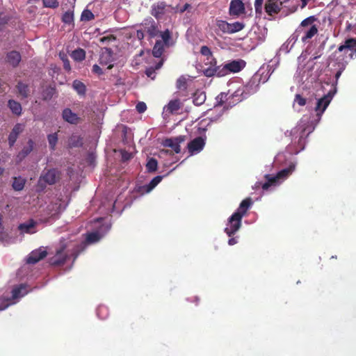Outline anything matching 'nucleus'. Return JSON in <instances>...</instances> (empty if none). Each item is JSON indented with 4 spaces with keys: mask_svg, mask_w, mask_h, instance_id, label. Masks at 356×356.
I'll return each mask as SVG.
<instances>
[{
    "mask_svg": "<svg viewBox=\"0 0 356 356\" xmlns=\"http://www.w3.org/2000/svg\"><path fill=\"white\" fill-rule=\"evenodd\" d=\"M54 88H49L47 90V92H45L46 95H44V99L47 100L50 99L53 95H54Z\"/></svg>",
    "mask_w": 356,
    "mask_h": 356,
    "instance_id": "nucleus-59",
    "label": "nucleus"
},
{
    "mask_svg": "<svg viewBox=\"0 0 356 356\" xmlns=\"http://www.w3.org/2000/svg\"><path fill=\"white\" fill-rule=\"evenodd\" d=\"M216 76L218 77H222L229 74L228 70L225 67V65H216Z\"/></svg>",
    "mask_w": 356,
    "mask_h": 356,
    "instance_id": "nucleus-43",
    "label": "nucleus"
},
{
    "mask_svg": "<svg viewBox=\"0 0 356 356\" xmlns=\"http://www.w3.org/2000/svg\"><path fill=\"white\" fill-rule=\"evenodd\" d=\"M163 177L158 175L154 177L151 181L147 184L148 189L147 191H152L162 180Z\"/></svg>",
    "mask_w": 356,
    "mask_h": 356,
    "instance_id": "nucleus-44",
    "label": "nucleus"
},
{
    "mask_svg": "<svg viewBox=\"0 0 356 356\" xmlns=\"http://www.w3.org/2000/svg\"><path fill=\"white\" fill-rule=\"evenodd\" d=\"M303 31L304 35L302 37V41L305 42L312 38L318 33V28L316 25H312L308 29H304Z\"/></svg>",
    "mask_w": 356,
    "mask_h": 356,
    "instance_id": "nucleus-27",
    "label": "nucleus"
},
{
    "mask_svg": "<svg viewBox=\"0 0 356 356\" xmlns=\"http://www.w3.org/2000/svg\"><path fill=\"white\" fill-rule=\"evenodd\" d=\"M205 139L201 136L191 140L187 145L188 152L190 156L200 153L204 147Z\"/></svg>",
    "mask_w": 356,
    "mask_h": 356,
    "instance_id": "nucleus-10",
    "label": "nucleus"
},
{
    "mask_svg": "<svg viewBox=\"0 0 356 356\" xmlns=\"http://www.w3.org/2000/svg\"><path fill=\"white\" fill-rule=\"evenodd\" d=\"M47 139H48V142H49V145L50 149L51 150H54L55 147H56V145L57 144V142H58V135H57V134L54 133V134H51L48 135Z\"/></svg>",
    "mask_w": 356,
    "mask_h": 356,
    "instance_id": "nucleus-40",
    "label": "nucleus"
},
{
    "mask_svg": "<svg viewBox=\"0 0 356 356\" xmlns=\"http://www.w3.org/2000/svg\"><path fill=\"white\" fill-rule=\"evenodd\" d=\"M338 64H339V70L337 71V72L335 74V79H336L337 81L339 79V78L341 75V73L345 70V67H346V65L343 63H338Z\"/></svg>",
    "mask_w": 356,
    "mask_h": 356,
    "instance_id": "nucleus-58",
    "label": "nucleus"
},
{
    "mask_svg": "<svg viewBox=\"0 0 356 356\" xmlns=\"http://www.w3.org/2000/svg\"><path fill=\"white\" fill-rule=\"evenodd\" d=\"M164 44L161 40H157L153 47L152 54L156 58H160L163 52Z\"/></svg>",
    "mask_w": 356,
    "mask_h": 356,
    "instance_id": "nucleus-30",
    "label": "nucleus"
},
{
    "mask_svg": "<svg viewBox=\"0 0 356 356\" xmlns=\"http://www.w3.org/2000/svg\"><path fill=\"white\" fill-rule=\"evenodd\" d=\"M200 54L203 56H211L212 51H211L210 48L207 46H202L200 51Z\"/></svg>",
    "mask_w": 356,
    "mask_h": 356,
    "instance_id": "nucleus-55",
    "label": "nucleus"
},
{
    "mask_svg": "<svg viewBox=\"0 0 356 356\" xmlns=\"http://www.w3.org/2000/svg\"><path fill=\"white\" fill-rule=\"evenodd\" d=\"M27 293L26 286L20 284L15 286L12 290V297L6 300V303H2L0 305V311L6 309L10 305L13 304V300L22 298Z\"/></svg>",
    "mask_w": 356,
    "mask_h": 356,
    "instance_id": "nucleus-9",
    "label": "nucleus"
},
{
    "mask_svg": "<svg viewBox=\"0 0 356 356\" xmlns=\"http://www.w3.org/2000/svg\"><path fill=\"white\" fill-rule=\"evenodd\" d=\"M314 127L309 122H301L291 130V134L293 136H296V138L298 137L297 142L298 147L295 151L296 154H298L305 149L306 138L314 131Z\"/></svg>",
    "mask_w": 356,
    "mask_h": 356,
    "instance_id": "nucleus-5",
    "label": "nucleus"
},
{
    "mask_svg": "<svg viewBox=\"0 0 356 356\" xmlns=\"http://www.w3.org/2000/svg\"><path fill=\"white\" fill-rule=\"evenodd\" d=\"M245 13V5L241 0H232L229 3V14L232 17H238Z\"/></svg>",
    "mask_w": 356,
    "mask_h": 356,
    "instance_id": "nucleus-12",
    "label": "nucleus"
},
{
    "mask_svg": "<svg viewBox=\"0 0 356 356\" xmlns=\"http://www.w3.org/2000/svg\"><path fill=\"white\" fill-rule=\"evenodd\" d=\"M62 118L65 122L71 124H77L81 122V118L77 114L73 113L69 108H66L63 111Z\"/></svg>",
    "mask_w": 356,
    "mask_h": 356,
    "instance_id": "nucleus-17",
    "label": "nucleus"
},
{
    "mask_svg": "<svg viewBox=\"0 0 356 356\" xmlns=\"http://www.w3.org/2000/svg\"><path fill=\"white\" fill-rule=\"evenodd\" d=\"M316 20V18L314 16H310L302 21V22L300 24V26L304 29L309 25H313L312 24Z\"/></svg>",
    "mask_w": 356,
    "mask_h": 356,
    "instance_id": "nucleus-48",
    "label": "nucleus"
},
{
    "mask_svg": "<svg viewBox=\"0 0 356 356\" xmlns=\"http://www.w3.org/2000/svg\"><path fill=\"white\" fill-rule=\"evenodd\" d=\"M203 74L207 77H211L213 76H216V65L209 67L203 70Z\"/></svg>",
    "mask_w": 356,
    "mask_h": 356,
    "instance_id": "nucleus-46",
    "label": "nucleus"
},
{
    "mask_svg": "<svg viewBox=\"0 0 356 356\" xmlns=\"http://www.w3.org/2000/svg\"><path fill=\"white\" fill-rule=\"evenodd\" d=\"M168 7L164 2H160L152 6L151 14L157 19H161L166 13Z\"/></svg>",
    "mask_w": 356,
    "mask_h": 356,
    "instance_id": "nucleus-19",
    "label": "nucleus"
},
{
    "mask_svg": "<svg viewBox=\"0 0 356 356\" xmlns=\"http://www.w3.org/2000/svg\"><path fill=\"white\" fill-rule=\"evenodd\" d=\"M204 64L206 65H209V66L210 65L214 66V65H217V60L213 56V53L211 54V56H206V58L204 60Z\"/></svg>",
    "mask_w": 356,
    "mask_h": 356,
    "instance_id": "nucleus-50",
    "label": "nucleus"
},
{
    "mask_svg": "<svg viewBox=\"0 0 356 356\" xmlns=\"http://www.w3.org/2000/svg\"><path fill=\"white\" fill-rule=\"evenodd\" d=\"M264 0H255L254 9L256 13L261 14L262 12V4Z\"/></svg>",
    "mask_w": 356,
    "mask_h": 356,
    "instance_id": "nucleus-57",
    "label": "nucleus"
},
{
    "mask_svg": "<svg viewBox=\"0 0 356 356\" xmlns=\"http://www.w3.org/2000/svg\"><path fill=\"white\" fill-rule=\"evenodd\" d=\"M140 26L147 32L150 38L156 37L159 33L157 24L151 17L145 19L141 23Z\"/></svg>",
    "mask_w": 356,
    "mask_h": 356,
    "instance_id": "nucleus-11",
    "label": "nucleus"
},
{
    "mask_svg": "<svg viewBox=\"0 0 356 356\" xmlns=\"http://www.w3.org/2000/svg\"><path fill=\"white\" fill-rule=\"evenodd\" d=\"M229 34H232L238 32L244 29L245 24L242 22H236L234 23H229Z\"/></svg>",
    "mask_w": 356,
    "mask_h": 356,
    "instance_id": "nucleus-37",
    "label": "nucleus"
},
{
    "mask_svg": "<svg viewBox=\"0 0 356 356\" xmlns=\"http://www.w3.org/2000/svg\"><path fill=\"white\" fill-rule=\"evenodd\" d=\"M9 20L10 18L8 16H1V15H0V31L3 29L4 26L8 24Z\"/></svg>",
    "mask_w": 356,
    "mask_h": 356,
    "instance_id": "nucleus-54",
    "label": "nucleus"
},
{
    "mask_svg": "<svg viewBox=\"0 0 356 356\" xmlns=\"http://www.w3.org/2000/svg\"><path fill=\"white\" fill-rule=\"evenodd\" d=\"M335 91H329L327 94L323 95V97L319 98L317 102L316 106L314 108L315 111L316 112V115L318 118H321L322 114L324 113L330 102L332 101Z\"/></svg>",
    "mask_w": 356,
    "mask_h": 356,
    "instance_id": "nucleus-8",
    "label": "nucleus"
},
{
    "mask_svg": "<svg viewBox=\"0 0 356 356\" xmlns=\"http://www.w3.org/2000/svg\"><path fill=\"white\" fill-rule=\"evenodd\" d=\"M47 255V252L43 248L33 250L26 259V263L29 264H35L39 261L43 259Z\"/></svg>",
    "mask_w": 356,
    "mask_h": 356,
    "instance_id": "nucleus-14",
    "label": "nucleus"
},
{
    "mask_svg": "<svg viewBox=\"0 0 356 356\" xmlns=\"http://www.w3.org/2000/svg\"><path fill=\"white\" fill-rule=\"evenodd\" d=\"M24 131V125L17 123L16 124L14 127L13 128L12 131H10L9 136H8V143L10 147H13L14 144L15 143L18 136Z\"/></svg>",
    "mask_w": 356,
    "mask_h": 356,
    "instance_id": "nucleus-21",
    "label": "nucleus"
},
{
    "mask_svg": "<svg viewBox=\"0 0 356 356\" xmlns=\"http://www.w3.org/2000/svg\"><path fill=\"white\" fill-rule=\"evenodd\" d=\"M245 90L243 88H238L234 93L229 94V92H221L216 98L217 106H222L225 103L227 102L228 106L231 104H236L243 99L247 97V93L244 95Z\"/></svg>",
    "mask_w": 356,
    "mask_h": 356,
    "instance_id": "nucleus-7",
    "label": "nucleus"
},
{
    "mask_svg": "<svg viewBox=\"0 0 356 356\" xmlns=\"http://www.w3.org/2000/svg\"><path fill=\"white\" fill-rule=\"evenodd\" d=\"M63 68L66 71H68V72L71 70V66H70V60H68L67 58H65V60H64Z\"/></svg>",
    "mask_w": 356,
    "mask_h": 356,
    "instance_id": "nucleus-63",
    "label": "nucleus"
},
{
    "mask_svg": "<svg viewBox=\"0 0 356 356\" xmlns=\"http://www.w3.org/2000/svg\"><path fill=\"white\" fill-rule=\"evenodd\" d=\"M8 107L10 108V109L12 111V112L14 114H15L17 115H21L22 106L19 102L11 99V100L8 101Z\"/></svg>",
    "mask_w": 356,
    "mask_h": 356,
    "instance_id": "nucleus-32",
    "label": "nucleus"
},
{
    "mask_svg": "<svg viewBox=\"0 0 356 356\" xmlns=\"http://www.w3.org/2000/svg\"><path fill=\"white\" fill-rule=\"evenodd\" d=\"M71 56L76 61H82L86 58V51L79 48L72 51Z\"/></svg>",
    "mask_w": 356,
    "mask_h": 356,
    "instance_id": "nucleus-35",
    "label": "nucleus"
},
{
    "mask_svg": "<svg viewBox=\"0 0 356 356\" xmlns=\"http://www.w3.org/2000/svg\"><path fill=\"white\" fill-rule=\"evenodd\" d=\"M246 63L242 59L234 60L225 64L229 73H237L245 67Z\"/></svg>",
    "mask_w": 356,
    "mask_h": 356,
    "instance_id": "nucleus-18",
    "label": "nucleus"
},
{
    "mask_svg": "<svg viewBox=\"0 0 356 356\" xmlns=\"http://www.w3.org/2000/svg\"><path fill=\"white\" fill-rule=\"evenodd\" d=\"M163 65V60H161L158 63L156 64L154 67H149L146 69L145 74L147 77L150 78L152 80H154L156 77V70H159Z\"/></svg>",
    "mask_w": 356,
    "mask_h": 356,
    "instance_id": "nucleus-28",
    "label": "nucleus"
},
{
    "mask_svg": "<svg viewBox=\"0 0 356 356\" xmlns=\"http://www.w3.org/2000/svg\"><path fill=\"white\" fill-rule=\"evenodd\" d=\"M282 2L280 0H266L265 11L270 16H273L280 13L282 9Z\"/></svg>",
    "mask_w": 356,
    "mask_h": 356,
    "instance_id": "nucleus-13",
    "label": "nucleus"
},
{
    "mask_svg": "<svg viewBox=\"0 0 356 356\" xmlns=\"http://www.w3.org/2000/svg\"><path fill=\"white\" fill-rule=\"evenodd\" d=\"M161 145L167 148L166 152L170 154L178 153V138H165L163 140Z\"/></svg>",
    "mask_w": 356,
    "mask_h": 356,
    "instance_id": "nucleus-20",
    "label": "nucleus"
},
{
    "mask_svg": "<svg viewBox=\"0 0 356 356\" xmlns=\"http://www.w3.org/2000/svg\"><path fill=\"white\" fill-rule=\"evenodd\" d=\"M295 168L296 165L294 163H291L287 168L280 170L275 176L266 175L264 177L266 181L264 184L257 182L256 186L259 187L261 186L263 190L266 191L271 186H276L286 179L293 173Z\"/></svg>",
    "mask_w": 356,
    "mask_h": 356,
    "instance_id": "nucleus-3",
    "label": "nucleus"
},
{
    "mask_svg": "<svg viewBox=\"0 0 356 356\" xmlns=\"http://www.w3.org/2000/svg\"><path fill=\"white\" fill-rule=\"evenodd\" d=\"M44 7L55 8L58 6V2L57 0H42Z\"/></svg>",
    "mask_w": 356,
    "mask_h": 356,
    "instance_id": "nucleus-49",
    "label": "nucleus"
},
{
    "mask_svg": "<svg viewBox=\"0 0 356 356\" xmlns=\"http://www.w3.org/2000/svg\"><path fill=\"white\" fill-rule=\"evenodd\" d=\"M65 245H62L56 250L54 257L50 259V264L53 266H60L65 263L67 254L65 252Z\"/></svg>",
    "mask_w": 356,
    "mask_h": 356,
    "instance_id": "nucleus-15",
    "label": "nucleus"
},
{
    "mask_svg": "<svg viewBox=\"0 0 356 356\" xmlns=\"http://www.w3.org/2000/svg\"><path fill=\"white\" fill-rule=\"evenodd\" d=\"M60 179V172L56 169L51 168L44 170L40 175L37 184V191L38 192L44 191L47 185H54Z\"/></svg>",
    "mask_w": 356,
    "mask_h": 356,
    "instance_id": "nucleus-6",
    "label": "nucleus"
},
{
    "mask_svg": "<svg viewBox=\"0 0 356 356\" xmlns=\"http://www.w3.org/2000/svg\"><path fill=\"white\" fill-rule=\"evenodd\" d=\"M64 209L65 207L62 206V199L59 197L51 202L47 207L49 214L52 216L60 213Z\"/></svg>",
    "mask_w": 356,
    "mask_h": 356,
    "instance_id": "nucleus-22",
    "label": "nucleus"
},
{
    "mask_svg": "<svg viewBox=\"0 0 356 356\" xmlns=\"http://www.w3.org/2000/svg\"><path fill=\"white\" fill-rule=\"evenodd\" d=\"M95 18L94 14L89 10H84L82 12L81 19L83 21H90Z\"/></svg>",
    "mask_w": 356,
    "mask_h": 356,
    "instance_id": "nucleus-47",
    "label": "nucleus"
},
{
    "mask_svg": "<svg viewBox=\"0 0 356 356\" xmlns=\"http://www.w3.org/2000/svg\"><path fill=\"white\" fill-rule=\"evenodd\" d=\"M158 162L154 158H149L146 164V169L148 172H154L157 170Z\"/></svg>",
    "mask_w": 356,
    "mask_h": 356,
    "instance_id": "nucleus-36",
    "label": "nucleus"
},
{
    "mask_svg": "<svg viewBox=\"0 0 356 356\" xmlns=\"http://www.w3.org/2000/svg\"><path fill=\"white\" fill-rule=\"evenodd\" d=\"M217 27L224 33L229 34V23L224 20H217L216 21Z\"/></svg>",
    "mask_w": 356,
    "mask_h": 356,
    "instance_id": "nucleus-38",
    "label": "nucleus"
},
{
    "mask_svg": "<svg viewBox=\"0 0 356 356\" xmlns=\"http://www.w3.org/2000/svg\"><path fill=\"white\" fill-rule=\"evenodd\" d=\"M11 237L7 232L4 230V227L0 229V242L9 243L10 242Z\"/></svg>",
    "mask_w": 356,
    "mask_h": 356,
    "instance_id": "nucleus-45",
    "label": "nucleus"
},
{
    "mask_svg": "<svg viewBox=\"0 0 356 356\" xmlns=\"http://www.w3.org/2000/svg\"><path fill=\"white\" fill-rule=\"evenodd\" d=\"M161 37L163 40L162 42L165 44V46L169 47L172 44V43L170 42L171 39V34L168 29L161 33Z\"/></svg>",
    "mask_w": 356,
    "mask_h": 356,
    "instance_id": "nucleus-42",
    "label": "nucleus"
},
{
    "mask_svg": "<svg viewBox=\"0 0 356 356\" xmlns=\"http://www.w3.org/2000/svg\"><path fill=\"white\" fill-rule=\"evenodd\" d=\"M22 60L21 54L19 51L13 50L8 52L6 56V60L13 67L19 65Z\"/></svg>",
    "mask_w": 356,
    "mask_h": 356,
    "instance_id": "nucleus-23",
    "label": "nucleus"
},
{
    "mask_svg": "<svg viewBox=\"0 0 356 356\" xmlns=\"http://www.w3.org/2000/svg\"><path fill=\"white\" fill-rule=\"evenodd\" d=\"M73 88L78 94L83 95L86 94V88L83 83L79 80H74L72 83Z\"/></svg>",
    "mask_w": 356,
    "mask_h": 356,
    "instance_id": "nucleus-34",
    "label": "nucleus"
},
{
    "mask_svg": "<svg viewBox=\"0 0 356 356\" xmlns=\"http://www.w3.org/2000/svg\"><path fill=\"white\" fill-rule=\"evenodd\" d=\"M35 143L32 139L28 140L27 145L24 146L22 149L17 155V159L19 161L24 159L33 149Z\"/></svg>",
    "mask_w": 356,
    "mask_h": 356,
    "instance_id": "nucleus-24",
    "label": "nucleus"
},
{
    "mask_svg": "<svg viewBox=\"0 0 356 356\" xmlns=\"http://www.w3.org/2000/svg\"><path fill=\"white\" fill-rule=\"evenodd\" d=\"M116 40V37L113 35H109L106 36H104L99 39L100 42L102 43H108L112 41H115Z\"/></svg>",
    "mask_w": 356,
    "mask_h": 356,
    "instance_id": "nucleus-52",
    "label": "nucleus"
},
{
    "mask_svg": "<svg viewBox=\"0 0 356 356\" xmlns=\"http://www.w3.org/2000/svg\"><path fill=\"white\" fill-rule=\"evenodd\" d=\"M35 225L36 222L33 220H30L26 222L20 224L18 226V229L22 232L27 234H33L35 232V231L33 229L35 228Z\"/></svg>",
    "mask_w": 356,
    "mask_h": 356,
    "instance_id": "nucleus-26",
    "label": "nucleus"
},
{
    "mask_svg": "<svg viewBox=\"0 0 356 356\" xmlns=\"http://www.w3.org/2000/svg\"><path fill=\"white\" fill-rule=\"evenodd\" d=\"M62 21L65 24H70L74 22V13L73 11L68 10L65 12L62 16Z\"/></svg>",
    "mask_w": 356,
    "mask_h": 356,
    "instance_id": "nucleus-39",
    "label": "nucleus"
},
{
    "mask_svg": "<svg viewBox=\"0 0 356 356\" xmlns=\"http://www.w3.org/2000/svg\"><path fill=\"white\" fill-rule=\"evenodd\" d=\"M252 204L251 197L244 199L240 203L237 210L229 218L227 227L225 229V232L229 236L234 235L240 229L242 218L247 214Z\"/></svg>",
    "mask_w": 356,
    "mask_h": 356,
    "instance_id": "nucleus-1",
    "label": "nucleus"
},
{
    "mask_svg": "<svg viewBox=\"0 0 356 356\" xmlns=\"http://www.w3.org/2000/svg\"><path fill=\"white\" fill-rule=\"evenodd\" d=\"M113 60V51L111 48L105 47L102 53L99 62L102 65H107Z\"/></svg>",
    "mask_w": 356,
    "mask_h": 356,
    "instance_id": "nucleus-25",
    "label": "nucleus"
},
{
    "mask_svg": "<svg viewBox=\"0 0 356 356\" xmlns=\"http://www.w3.org/2000/svg\"><path fill=\"white\" fill-rule=\"evenodd\" d=\"M92 72H94L95 74H97L98 75H101L103 74V71H102V68L97 64H95L92 66Z\"/></svg>",
    "mask_w": 356,
    "mask_h": 356,
    "instance_id": "nucleus-60",
    "label": "nucleus"
},
{
    "mask_svg": "<svg viewBox=\"0 0 356 356\" xmlns=\"http://www.w3.org/2000/svg\"><path fill=\"white\" fill-rule=\"evenodd\" d=\"M17 89L18 90L19 94L24 98L28 97L29 95V86L26 83H22V81H19L17 85Z\"/></svg>",
    "mask_w": 356,
    "mask_h": 356,
    "instance_id": "nucleus-31",
    "label": "nucleus"
},
{
    "mask_svg": "<svg viewBox=\"0 0 356 356\" xmlns=\"http://www.w3.org/2000/svg\"><path fill=\"white\" fill-rule=\"evenodd\" d=\"M192 6L191 4L189 3H186L183 8L180 9L179 10V13H183L184 11H188V13H191V10H192Z\"/></svg>",
    "mask_w": 356,
    "mask_h": 356,
    "instance_id": "nucleus-62",
    "label": "nucleus"
},
{
    "mask_svg": "<svg viewBox=\"0 0 356 356\" xmlns=\"http://www.w3.org/2000/svg\"><path fill=\"white\" fill-rule=\"evenodd\" d=\"M148 189V185H143V186H138L136 187L135 191L140 193V195H144L145 193H149L151 191H147Z\"/></svg>",
    "mask_w": 356,
    "mask_h": 356,
    "instance_id": "nucleus-51",
    "label": "nucleus"
},
{
    "mask_svg": "<svg viewBox=\"0 0 356 356\" xmlns=\"http://www.w3.org/2000/svg\"><path fill=\"white\" fill-rule=\"evenodd\" d=\"M356 57V40L348 39L343 44L340 45L332 54L330 58L337 63H343L346 65L348 59L350 60Z\"/></svg>",
    "mask_w": 356,
    "mask_h": 356,
    "instance_id": "nucleus-2",
    "label": "nucleus"
},
{
    "mask_svg": "<svg viewBox=\"0 0 356 356\" xmlns=\"http://www.w3.org/2000/svg\"><path fill=\"white\" fill-rule=\"evenodd\" d=\"M26 181L24 179L19 177H14L13 182V188L15 191H22L25 186Z\"/></svg>",
    "mask_w": 356,
    "mask_h": 356,
    "instance_id": "nucleus-33",
    "label": "nucleus"
},
{
    "mask_svg": "<svg viewBox=\"0 0 356 356\" xmlns=\"http://www.w3.org/2000/svg\"><path fill=\"white\" fill-rule=\"evenodd\" d=\"M178 113V99L171 100L167 106L163 108V117L165 120H170V115Z\"/></svg>",
    "mask_w": 356,
    "mask_h": 356,
    "instance_id": "nucleus-16",
    "label": "nucleus"
},
{
    "mask_svg": "<svg viewBox=\"0 0 356 356\" xmlns=\"http://www.w3.org/2000/svg\"><path fill=\"white\" fill-rule=\"evenodd\" d=\"M144 31H145L143 30V29H138L137 30V31H136V37H137V38L139 40H143V38L145 37Z\"/></svg>",
    "mask_w": 356,
    "mask_h": 356,
    "instance_id": "nucleus-61",
    "label": "nucleus"
},
{
    "mask_svg": "<svg viewBox=\"0 0 356 356\" xmlns=\"http://www.w3.org/2000/svg\"><path fill=\"white\" fill-rule=\"evenodd\" d=\"M237 243V240L236 238H231L228 241V244L229 245H234Z\"/></svg>",
    "mask_w": 356,
    "mask_h": 356,
    "instance_id": "nucleus-64",
    "label": "nucleus"
},
{
    "mask_svg": "<svg viewBox=\"0 0 356 356\" xmlns=\"http://www.w3.org/2000/svg\"><path fill=\"white\" fill-rule=\"evenodd\" d=\"M101 236L98 232H91L87 234L86 242L94 243L99 241Z\"/></svg>",
    "mask_w": 356,
    "mask_h": 356,
    "instance_id": "nucleus-41",
    "label": "nucleus"
},
{
    "mask_svg": "<svg viewBox=\"0 0 356 356\" xmlns=\"http://www.w3.org/2000/svg\"><path fill=\"white\" fill-rule=\"evenodd\" d=\"M295 102L298 104V105L303 106L306 104L307 100L305 98L302 97L300 95L297 94L295 97Z\"/></svg>",
    "mask_w": 356,
    "mask_h": 356,
    "instance_id": "nucleus-56",
    "label": "nucleus"
},
{
    "mask_svg": "<svg viewBox=\"0 0 356 356\" xmlns=\"http://www.w3.org/2000/svg\"><path fill=\"white\" fill-rule=\"evenodd\" d=\"M187 90L192 96V102L196 106L202 105L206 100V95L202 91L195 92L193 78H186L184 76L179 77V95L182 90Z\"/></svg>",
    "mask_w": 356,
    "mask_h": 356,
    "instance_id": "nucleus-4",
    "label": "nucleus"
},
{
    "mask_svg": "<svg viewBox=\"0 0 356 356\" xmlns=\"http://www.w3.org/2000/svg\"><path fill=\"white\" fill-rule=\"evenodd\" d=\"M136 108L139 113H143L147 110L146 104L143 102H140L136 104Z\"/></svg>",
    "mask_w": 356,
    "mask_h": 356,
    "instance_id": "nucleus-53",
    "label": "nucleus"
},
{
    "mask_svg": "<svg viewBox=\"0 0 356 356\" xmlns=\"http://www.w3.org/2000/svg\"><path fill=\"white\" fill-rule=\"evenodd\" d=\"M83 145V138L76 134H72L69 139V146L70 147H79Z\"/></svg>",
    "mask_w": 356,
    "mask_h": 356,
    "instance_id": "nucleus-29",
    "label": "nucleus"
}]
</instances>
